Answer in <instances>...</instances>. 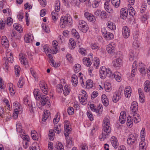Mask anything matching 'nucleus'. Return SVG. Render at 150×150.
Listing matches in <instances>:
<instances>
[{"label":"nucleus","instance_id":"obj_1","mask_svg":"<svg viewBox=\"0 0 150 150\" xmlns=\"http://www.w3.org/2000/svg\"><path fill=\"white\" fill-rule=\"evenodd\" d=\"M103 129L101 135L99 137L101 141H103L105 139L108 138L110 133L111 129L110 126V122L109 120L107 118H105L103 121Z\"/></svg>","mask_w":150,"mask_h":150},{"label":"nucleus","instance_id":"obj_2","mask_svg":"<svg viewBox=\"0 0 150 150\" xmlns=\"http://www.w3.org/2000/svg\"><path fill=\"white\" fill-rule=\"evenodd\" d=\"M72 22L71 18L69 15L62 16L60 18V25L61 27L64 28L67 25H71Z\"/></svg>","mask_w":150,"mask_h":150},{"label":"nucleus","instance_id":"obj_3","mask_svg":"<svg viewBox=\"0 0 150 150\" xmlns=\"http://www.w3.org/2000/svg\"><path fill=\"white\" fill-rule=\"evenodd\" d=\"M99 76L102 79H105L106 76L110 78V77H112V73L109 68L106 69L105 67H103L100 70Z\"/></svg>","mask_w":150,"mask_h":150},{"label":"nucleus","instance_id":"obj_4","mask_svg":"<svg viewBox=\"0 0 150 150\" xmlns=\"http://www.w3.org/2000/svg\"><path fill=\"white\" fill-rule=\"evenodd\" d=\"M78 27L79 30L81 32L86 33L88 29L87 23L84 21H79L78 23Z\"/></svg>","mask_w":150,"mask_h":150},{"label":"nucleus","instance_id":"obj_5","mask_svg":"<svg viewBox=\"0 0 150 150\" xmlns=\"http://www.w3.org/2000/svg\"><path fill=\"white\" fill-rule=\"evenodd\" d=\"M40 99V102L42 105L43 106L46 105L49 107L50 106V99L46 95H42Z\"/></svg>","mask_w":150,"mask_h":150},{"label":"nucleus","instance_id":"obj_6","mask_svg":"<svg viewBox=\"0 0 150 150\" xmlns=\"http://www.w3.org/2000/svg\"><path fill=\"white\" fill-rule=\"evenodd\" d=\"M19 58L21 63L25 66L26 68H27L28 64L27 55L23 53L20 54Z\"/></svg>","mask_w":150,"mask_h":150},{"label":"nucleus","instance_id":"obj_7","mask_svg":"<svg viewBox=\"0 0 150 150\" xmlns=\"http://www.w3.org/2000/svg\"><path fill=\"white\" fill-rule=\"evenodd\" d=\"M65 124L64 125V134L66 138L68 136L70 130V126L69 125V122L68 120H65L64 121Z\"/></svg>","mask_w":150,"mask_h":150},{"label":"nucleus","instance_id":"obj_8","mask_svg":"<svg viewBox=\"0 0 150 150\" xmlns=\"http://www.w3.org/2000/svg\"><path fill=\"white\" fill-rule=\"evenodd\" d=\"M39 86L43 92L45 94H47L48 93V89L45 82L43 81H40V82Z\"/></svg>","mask_w":150,"mask_h":150},{"label":"nucleus","instance_id":"obj_9","mask_svg":"<svg viewBox=\"0 0 150 150\" xmlns=\"http://www.w3.org/2000/svg\"><path fill=\"white\" fill-rule=\"evenodd\" d=\"M122 32L123 35L125 38H127L129 37L130 34V30L127 27L124 26L122 29Z\"/></svg>","mask_w":150,"mask_h":150},{"label":"nucleus","instance_id":"obj_10","mask_svg":"<svg viewBox=\"0 0 150 150\" xmlns=\"http://www.w3.org/2000/svg\"><path fill=\"white\" fill-rule=\"evenodd\" d=\"M137 137L136 136L132 134H130L127 139V142L129 145L133 144L137 140Z\"/></svg>","mask_w":150,"mask_h":150},{"label":"nucleus","instance_id":"obj_11","mask_svg":"<svg viewBox=\"0 0 150 150\" xmlns=\"http://www.w3.org/2000/svg\"><path fill=\"white\" fill-rule=\"evenodd\" d=\"M128 9L127 8H122L120 11V17L121 18L125 19L128 15Z\"/></svg>","mask_w":150,"mask_h":150},{"label":"nucleus","instance_id":"obj_12","mask_svg":"<svg viewBox=\"0 0 150 150\" xmlns=\"http://www.w3.org/2000/svg\"><path fill=\"white\" fill-rule=\"evenodd\" d=\"M138 106L137 103L136 101H133L132 103L131 107L130 110L132 114L135 113L138 111Z\"/></svg>","mask_w":150,"mask_h":150},{"label":"nucleus","instance_id":"obj_13","mask_svg":"<svg viewBox=\"0 0 150 150\" xmlns=\"http://www.w3.org/2000/svg\"><path fill=\"white\" fill-rule=\"evenodd\" d=\"M84 16L87 20L90 22H94L96 21V18L93 15L88 12L85 13Z\"/></svg>","mask_w":150,"mask_h":150},{"label":"nucleus","instance_id":"obj_14","mask_svg":"<svg viewBox=\"0 0 150 150\" xmlns=\"http://www.w3.org/2000/svg\"><path fill=\"white\" fill-rule=\"evenodd\" d=\"M111 142L112 146L115 149L117 148L119 146L118 142L116 137L114 136L111 138Z\"/></svg>","mask_w":150,"mask_h":150},{"label":"nucleus","instance_id":"obj_15","mask_svg":"<svg viewBox=\"0 0 150 150\" xmlns=\"http://www.w3.org/2000/svg\"><path fill=\"white\" fill-rule=\"evenodd\" d=\"M138 68L141 74H144L146 73V67L143 64L142 62L139 63Z\"/></svg>","mask_w":150,"mask_h":150},{"label":"nucleus","instance_id":"obj_16","mask_svg":"<svg viewBox=\"0 0 150 150\" xmlns=\"http://www.w3.org/2000/svg\"><path fill=\"white\" fill-rule=\"evenodd\" d=\"M34 95L36 100H39L42 95L40 94V90L38 89H35L33 91Z\"/></svg>","mask_w":150,"mask_h":150},{"label":"nucleus","instance_id":"obj_17","mask_svg":"<svg viewBox=\"0 0 150 150\" xmlns=\"http://www.w3.org/2000/svg\"><path fill=\"white\" fill-rule=\"evenodd\" d=\"M120 74L119 72H115L113 74H112V77H110L111 79L114 78L118 82H120L121 81V78L120 76Z\"/></svg>","mask_w":150,"mask_h":150},{"label":"nucleus","instance_id":"obj_18","mask_svg":"<svg viewBox=\"0 0 150 150\" xmlns=\"http://www.w3.org/2000/svg\"><path fill=\"white\" fill-rule=\"evenodd\" d=\"M137 62L134 61L132 66V70L131 72V76L132 77L135 76V72L137 71Z\"/></svg>","mask_w":150,"mask_h":150},{"label":"nucleus","instance_id":"obj_19","mask_svg":"<svg viewBox=\"0 0 150 150\" xmlns=\"http://www.w3.org/2000/svg\"><path fill=\"white\" fill-rule=\"evenodd\" d=\"M113 65L115 67L120 66L122 65V60L120 58L115 59L112 62Z\"/></svg>","mask_w":150,"mask_h":150},{"label":"nucleus","instance_id":"obj_20","mask_svg":"<svg viewBox=\"0 0 150 150\" xmlns=\"http://www.w3.org/2000/svg\"><path fill=\"white\" fill-rule=\"evenodd\" d=\"M108 2V1H107L104 4V8L107 12L109 13H111L113 12V11L110 6L109 5Z\"/></svg>","mask_w":150,"mask_h":150},{"label":"nucleus","instance_id":"obj_21","mask_svg":"<svg viewBox=\"0 0 150 150\" xmlns=\"http://www.w3.org/2000/svg\"><path fill=\"white\" fill-rule=\"evenodd\" d=\"M114 44L112 43L108 45L107 47V50L108 52L109 53H111L114 52L115 51V48L113 46Z\"/></svg>","mask_w":150,"mask_h":150},{"label":"nucleus","instance_id":"obj_22","mask_svg":"<svg viewBox=\"0 0 150 150\" xmlns=\"http://www.w3.org/2000/svg\"><path fill=\"white\" fill-rule=\"evenodd\" d=\"M101 100L103 105L105 106H107L109 105V101L107 96L104 94L102 95Z\"/></svg>","mask_w":150,"mask_h":150},{"label":"nucleus","instance_id":"obj_23","mask_svg":"<svg viewBox=\"0 0 150 150\" xmlns=\"http://www.w3.org/2000/svg\"><path fill=\"white\" fill-rule=\"evenodd\" d=\"M125 96L127 97H129L131 93V88L130 86L126 88L124 90Z\"/></svg>","mask_w":150,"mask_h":150},{"label":"nucleus","instance_id":"obj_24","mask_svg":"<svg viewBox=\"0 0 150 150\" xmlns=\"http://www.w3.org/2000/svg\"><path fill=\"white\" fill-rule=\"evenodd\" d=\"M80 96H79L78 97L79 99L80 102L83 105H85L87 103V96H82L81 98Z\"/></svg>","mask_w":150,"mask_h":150},{"label":"nucleus","instance_id":"obj_25","mask_svg":"<svg viewBox=\"0 0 150 150\" xmlns=\"http://www.w3.org/2000/svg\"><path fill=\"white\" fill-rule=\"evenodd\" d=\"M121 97L119 95V93L117 92H115L112 98V100L114 103H116L120 99Z\"/></svg>","mask_w":150,"mask_h":150},{"label":"nucleus","instance_id":"obj_26","mask_svg":"<svg viewBox=\"0 0 150 150\" xmlns=\"http://www.w3.org/2000/svg\"><path fill=\"white\" fill-rule=\"evenodd\" d=\"M50 115L49 110H47L44 112V114L42 115V121L43 122H45L48 117Z\"/></svg>","mask_w":150,"mask_h":150},{"label":"nucleus","instance_id":"obj_27","mask_svg":"<svg viewBox=\"0 0 150 150\" xmlns=\"http://www.w3.org/2000/svg\"><path fill=\"white\" fill-rule=\"evenodd\" d=\"M83 64L88 67H89L92 63L89 58H84L83 59Z\"/></svg>","mask_w":150,"mask_h":150},{"label":"nucleus","instance_id":"obj_28","mask_svg":"<svg viewBox=\"0 0 150 150\" xmlns=\"http://www.w3.org/2000/svg\"><path fill=\"white\" fill-rule=\"evenodd\" d=\"M144 88L146 92H149L150 91V82L148 81H146L144 85Z\"/></svg>","mask_w":150,"mask_h":150},{"label":"nucleus","instance_id":"obj_29","mask_svg":"<svg viewBox=\"0 0 150 150\" xmlns=\"http://www.w3.org/2000/svg\"><path fill=\"white\" fill-rule=\"evenodd\" d=\"M71 82L72 85L74 86H76L77 85L78 83V78L76 75L75 74L73 75L72 77Z\"/></svg>","mask_w":150,"mask_h":150},{"label":"nucleus","instance_id":"obj_30","mask_svg":"<svg viewBox=\"0 0 150 150\" xmlns=\"http://www.w3.org/2000/svg\"><path fill=\"white\" fill-rule=\"evenodd\" d=\"M93 84L92 81L91 79H88L86 81V88L88 89L92 88L93 87Z\"/></svg>","mask_w":150,"mask_h":150},{"label":"nucleus","instance_id":"obj_31","mask_svg":"<svg viewBox=\"0 0 150 150\" xmlns=\"http://www.w3.org/2000/svg\"><path fill=\"white\" fill-rule=\"evenodd\" d=\"M13 26L15 30L19 32V33H21L23 31V29L20 24L15 23L14 24Z\"/></svg>","mask_w":150,"mask_h":150},{"label":"nucleus","instance_id":"obj_32","mask_svg":"<svg viewBox=\"0 0 150 150\" xmlns=\"http://www.w3.org/2000/svg\"><path fill=\"white\" fill-rule=\"evenodd\" d=\"M107 25L108 28L111 30H114L116 28V27L115 24L110 21H108V22Z\"/></svg>","mask_w":150,"mask_h":150},{"label":"nucleus","instance_id":"obj_33","mask_svg":"<svg viewBox=\"0 0 150 150\" xmlns=\"http://www.w3.org/2000/svg\"><path fill=\"white\" fill-rule=\"evenodd\" d=\"M139 150H145L146 146L145 142L143 141H141L139 144Z\"/></svg>","mask_w":150,"mask_h":150},{"label":"nucleus","instance_id":"obj_34","mask_svg":"<svg viewBox=\"0 0 150 150\" xmlns=\"http://www.w3.org/2000/svg\"><path fill=\"white\" fill-rule=\"evenodd\" d=\"M70 89L69 87H68V86L66 85L64 88L63 91V93L65 96H67L70 93Z\"/></svg>","mask_w":150,"mask_h":150},{"label":"nucleus","instance_id":"obj_35","mask_svg":"<svg viewBox=\"0 0 150 150\" xmlns=\"http://www.w3.org/2000/svg\"><path fill=\"white\" fill-rule=\"evenodd\" d=\"M28 138L27 137H25L23 140V146L25 149H26L28 147Z\"/></svg>","mask_w":150,"mask_h":150},{"label":"nucleus","instance_id":"obj_36","mask_svg":"<svg viewBox=\"0 0 150 150\" xmlns=\"http://www.w3.org/2000/svg\"><path fill=\"white\" fill-rule=\"evenodd\" d=\"M133 118L134 119L136 120V121H136L135 120H134V122L135 123H137L140 120L139 115L138 114H137L136 113L133 114Z\"/></svg>","mask_w":150,"mask_h":150},{"label":"nucleus","instance_id":"obj_37","mask_svg":"<svg viewBox=\"0 0 150 150\" xmlns=\"http://www.w3.org/2000/svg\"><path fill=\"white\" fill-rule=\"evenodd\" d=\"M132 119H131L130 116H129L127 117V126L130 128L132 126Z\"/></svg>","mask_w":150,"mask_h":150},{"label":"nucleus","instance_id":"obj_38","mask_svg":"<svg viewBox=\"0 0 150 150\" xmlns=\"http://www.w3.org/2000/svg\"><path fill=\"white\" fill-rule=\"evenodd\" d=\"M112 4L116 8L118 7L120 4V0H111Z\"/></svg>","mask_w":150,"mask_h":150},{"label":"nucleus","instance_id":"obj_39","mask_svg":"<svg viewBox=\"0 0 150 150\" xmlns=\"http://www.w3.org/2000/svg\"><path fill=\"white\" fill-rule=\"evenodd\" d=\"M74 68L75 73H77L81 70V66L79 64H76L74 65Z\"/></svg>","mask_w":150,"mask_h":150},{"label":"nucleus","instance_id":"obj_40","mask_svg":"<svg viewBox=\"0 0 150 150\" xmlns=\"http://www.w3.org/2000/svg\"><path fill=\"white\" fill-rule=\"evenodd\" d=\"M54 133L53 130L52 129L50 131L49 134V139L51 140H53L54 139Z\"/></svg>","mask_w":150,"mask_h":150},{"label":"nucleus","instance_id":"obj_41","mask_svg":"<svg viewBox=\"0 0 150 150\" xmlns=\"http://www.w3.org/2000/svg\"><path fill=\"white\" fill-rule=\"evenodd\" d=\"M113 34L110 33H107L104 37V38L108 40H110L114 38Z\"/></svg>","mask_w":150,"mask_h":150},{"label":"nucleus","instance_id":"obj_42","mask_svg":"<svg viewBox=\"0 0 150 150\" xmlns=\"http://www.w3.org/2000/svg\"><path fill=\"white\" fill-rule=\"evenodd\" d=\"M20 67L17 65H15V72L16 75V76H18L20 73Z\"/></svg>","mask_w":150,"mask_h":150},{"label":"nucleus","instance_id":"obj_43","mask_svg":"<svg viewBox=\"0 0 150 150\" xmlns=\"http://www.w3.org/2000/svg\"><path fill=\"white\" fill-rule=\"evenodd\" d=\"M51 14L53 20L55 21H56L58 18V12L53 11Z\"/></svg>","mask_w":150,"mask_h":150},{"label":"nucleus","instance_id":"obj_44","mask_svg":"<svg viewBox=\"0 0 150 150\" xmlns=\"http://www.w3.org/2000/svg\"><path fill=\"white\" fill-rule=\"evenodd\" d=\"M55 148L57 150H64L63 146L60 142L57 143Z\"/></svg>","mask_w":150,"mask_h":150},{"label":"nucleus","instance_id":"obj_45","mask_svg":"<svg viewBox=\"0 0 150 150\" xmlns=\"http://www.w3.org/2000/svg\"><path fill=\"white\" fill-rule=\"evenodd\" d=\"M35 108V104H31V106L30 107L29 110L30 112L32 115H31V117H32L34 116V109Z\"/></svg>","mask_w":150,"mask_h":150},{"label":"nucleus","instance_id":"obj_46","mask_svg":"<svg viewBox=\"0 0 150 150\" xmlns=\"http://www.w3.org/2000/svg\"><path fill=\"white\" fill-rule=\"evenodd\" d=\"M129 13L130 15L133 16L135 14V11L134 8L132 6L129 8Z\"/></svg>","mask_w":150,"mask_h":150},{"label":"nucleus","instance_id":"obj_47","mask_svg":"<svg viewBox=\"0 0 150 150\" xmlns=\"http://www.w3.org/2000/svg\"><path fill=\"white\" fill-rule=\"evenodd\" d=\"M36 132L34 130H32L31 132V135L32 139L34 140H36L38 138L36 136Z\"/></svg>","mask_w":150,"mask_h":150},{"label":"nucleus","instance_id":"obj_48","mask_svg":"<svg viewBox=\"0 0 150 150\" xmlns=\"http://www.w3.org/2000/svg\"><path fill=\"white\" fill-rule=\"evenodd\" d=\"M72 35L78 39L79 38L80 36L78 32H77L76 30L74 29L72 30Z\"/></svg>","mask_w":150,"mask_h":150},{"label":"nucleus","instance_id":"obj_49","mask_svg":"<svg viewBox=\"0 0 150 150\" xmlns=\"http://www.w3.org/2000/svg\"><path fill=\"white\" fill-rule=\"evenodd\" d=\"M105 88L107 91L109 92L112 89L111 84L110 83H107L105 85Z\"/></svg>","mask_w":150,"mask_h":150},{"label":"nucleus","instance_id":"obj_50","mask_svg":"<svg viewBox=\"0 0 150 150\" xmlns=\"http://www.w3.org/2000/svg\"><path fill=\"white\" fill-rule=\"evenodd\" d=\"M2 45L4 46L5 47L8 48L9 46V42L8 40H4L1 41Z\"/></svg>","mask_w":150,"mask_h":150},{"label":"nucleus","instance_id":"obj_51","mask_svg":"<svg viewBox=\"0 0 150 150\" xmlns=\"http://www.w3.org/2000/svg\"><path fill=\"white\" fill-rule=\"evenodd\" d=\"M66 139L67 146H72L71 138L70 137H67Z\"/></svg>","mask_w":150,"mask_h":150},{"label":"nucleus","instance_id":"obj_52","mask_svg":"<svg viewBox=\"0 0 150 150\" xmlns=\"http://www.w3.org/2000/svg\"><path fill=\"white\" fill-rule=\"evenodd\" d=\"M91 47L93 50H98L99 48L98 45L96 43L92 44L91 45Z\"/></svg>","mask_w":150,"mask_h":150},{"label":"nucleus","instance_id":"obj_53","mask_svg":"<svg viewBox=\"0 0 150 150\" xmlns=\"http://www.w3.org/2000/svg\"><path fill=\"white\" fill-rule=\"evenodd\" d=\"M23 78H21L19 79V80L18 83V86L19 88H21L23 85Z\"/></svg>","mask_w":150,"mask_h":150},{"label":"nucleus","instance_id":"obj_54","mask_svg":"<svg viewBox=\"0 0 150 150\" xmlns=\"http://www.w3.org/2000/svg\"><path fill=\"white\" fill-rule=\"evenodd\" d=\"M107 14L104 11H101L100 13L101 18L102 19L105 18H107Z\"/></svg>","mask_w":150,"mask_h":150},{"label":"nucleus","instance_id":"obj_55","mask_svg":"<svg viewBox=\"0 0 150 150\" xmlns=\"http://www.w3.org/2000/svg\"><path fill=\"white\" fill-rule=\"evenodd\" d=\"M57 91L58 93L62 92L63 91L62 85L61 84H59L57 86Z\"/></svg>","mask_w":150,"mask_h":150},{"label":"nucleus","instance_id":"obj_56","mask_svg":"<svg viewBox=\"0 0 150 150\" xmlns=\"http://www.w3.org/2000/svg\"><path fill=\"white\" fill-rule=\"evenodd\" d=\"M55 117L53 120V123L54 124H57L59 120V117L58 115L56 114Z\"/></svg>","mask_w":150,"mask_h":150},{"label":"nucleus","instance_id":"obj_57","mask_svg":"<svg viewBox=\"0 0 150 150\" xmlns=\"http://www.w3.org/2000/svg\"><path fill=\"white\" fill-rule=\"evenodd\" d=\"M90 106L91 110L92 111L96 112H98L99 110L98 109H97L96 108V106L93 104H90Z\"/></svg>","mask_w":150,"mask_h":150},{"label":"nucleus","instance_id":"obj_58","mask_svg":"<svg viewBox=\"0 0 150 150\" xmlns=\"http://www.w3.org/2000/svg\"><path fill=\"white\" fill-rule=\"evenodd\" d=\"M74 109L72 107H69L67 109V112L69 115H71L74 113Z\"/></svg>","mask_w":150,"mask_h":150},{"label":"nucleus","instance_id":"obj_59","mask_svg":"<svg viewBox=\"0 0 150 150\" xmlns=\"http://www.w3.org/2000/svg\"><path fill=\"white\" fill-rule=\"evenodd\" d=\"M18 111L17 108H16L14 110V111L13 113V117L14 119H16L18 116Z\"/></svg>","mask_w":150,"mask_h":150},{"label":"nucleus","instance_id":"obj_60","mask_svg":"<svg viewBox=\"0 0 150 150\" xmlns=\"http://www.w3.org/2000/svg\"><path fill=\"white\" fill-rule=\"evenodd\" d=\"M126 113L124 111H122L120 113V115L119 117V119L120 120L121 119H125L126 116Z\"/></svg>","mask_w":150,"mask_h":150},{"label":"nucleus","instance_id":"obj_61","mask_svg":"<svg viewBox=\"0 0 150 150\" xmlns=\"http://www.w3.org/2000/svg\"><path fill=\"white\" fill-rule=\"evenodd\" d=\"M87 116L91 121L93 120V116L90 111H87Z\"/></svg>","mask_w":150,"mask_h":150},{"label":"nucleus","instance_id":"obj_62","mask_svg":"<svg viewBox=\"0 0 150 150\" xmlns=\"http://www.w3.org/2000/svg\"><path fill=\"white\" fill-rule=\"evenodd\" d=\"M42 28L45 30V32L47 33H49L50 32L49 28L47 27L45 24H42Z\"/></svg>","mask_w":150,"mask_h":150},{"label":"nucleus","instance_id":"obj_63","mask_svg":"<svg viewBox=\"0 0 150 150\" xmlns=\"http://www.w3.org/2000/svg\"><path fill=\"white\" fill-rule=\"evenodd\" d=\"M133 45L135 48H137L139 47V45L138 42L137 40H135L133 42Z\"/></svg>","mask_w":150,"mask_h":150},{"label":"nucleus","instance_id":"obj_64","mask_svg":"<svg viewBox=\"0 0 150 150\" xmlns=\"http://www.w3.org/2000/svg\"><path fill=\"white\" fill-rule=\"evenodd\" d=\"M69 42L70 43V45L72 47H73L74 46H75L76 43L73 39H70L69 40Z\"/></svg>","mask_w":150,"mask_h":150}]
</instances>
